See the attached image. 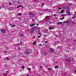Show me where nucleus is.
Segmentation results:
<instances>
[{
  "mask_svg": "<svg viewBox=\"0 0 76 76\" xmlns=\"http://www.w3.org/2000/svg\"><path fill=\"white\" fill-rule=\"evenodd\" d=\"M50 16L46 17L45 18V19H44V20H45L48 23H53L52 22H50Z\"/></svg>",
  "mask_w": 76,
  "mask_h": 76,
  "instance_id": "1",
  "label": "nucleus"
},
{
  "mask_svg": "<svg viewBox=\"0 0 76 76\" xmlns=\"http://www.w3.org/2000/svg\"><path fill=\"white\" fill-rule=\"evenodd\" d=\"M31 53V50L27 49L26 50V54H30Z\"/></svg>",
  "mask_w": 76,
  "mask_h": 76,
  "instance_id": "2",
  "label": "nucleus"
},
{
  "mask_svg": "<svg viewBox=\"0 0 76 76\" xmlns=\"http://www.w3.org/2000/svg\"><path fill=\"white\" fill-rule=\"evenodd\" d=\"M37 28V27H33L31 30V33H32V34H33V33L34 32V29H35L36 28Z\"/></svg>",
  "mask_w": 76,
  "mask_h": 76,
  "instance_id": "3",
  "label": "nucleus"
},
{
  "mask_svg": "<svg viewBox=\"0 0 76 76\" xmlns=\"http://www.w3.org/2000/svg\"><path fill=\"white\" fill-rule=\"evenodd\" d=\"M38 32V34H39V36H38V38H40L41 37V33L39 32H40V31H39Z\"/></svg>",
  "mask_w": 76,
  "mask_h": 76,
  "instance_id": "4",
  "label": "nucleus"
},
{
  "mask_svg": "<svg viewBox=\"0 0 76 76\" xmlns=\"http://www.w3.org/2000/svg\"><path fill=\"white\" fill-rule=\"evenodd\" d=\"M66 13H67L68 15H70V12H69V10H68V11H66Z\"/></svg>",
  "mask_w": 76,
  "mask_h": 76,
  "instance_id": "5",
  "label": "nucleus"
},
{
  "mask_svg": "<svg viewBox=\"0 0 76 76\" xmlns=\"http://www.w3.org/2000/svg\"><path fill=\"white\" fill-rule=\"evenodd\" d=\"M50 52H51V53H53L54 50L51 48H50Z\"/></svg>",
  "mask_w": 76,
  "mask_h": 76,
  "instance_id": "6",
  "label": "nucleus"
},
{
  "mask_svg": "<svg viewBox=\"0 0 76 76\" xmlns=\"http://www.w3.org/2000/svg\"><path fill=\"white\" fill-rule=\"evenodd\" d=\"M76 18V13H75L74 15V17H72V19H73L74 18Z\"/></svg>",
  "mask_w": 76,
  "mask_h": 76,
  "instance_id": "7",
  "label": "nucleus"
},
{
  "mask_svg": "<svg viewBox=\"0 0 76 76\" xmlns=\"http://www.w3.org/2000/svg\"><path fill=\"white\" fill-rule=\"evenodd\" d=\"M5 31H6V30H2L1 32L2 33H4V32H5Z\"/></svg>",
  "mask_w": 76,
  "mask_h": 76,
  "instance_id": "8",
  "label": "nucleus"
},
{
  "mask_svg": "<svg viewBox=\"0 0 76 76\" xmlns=\"http://www.w3.org/2000/svg\"><path fill=\"white\" fill-rule=\"evenodd\" d=\"M65 60L66 61H69V62H71V61H70V60H69V59H66Z\"/></svg>",
  "mask_w": 76,
  "mask_h": 76,
  "instance_id": "9",
  "label": "nucleus"
},
{
  "mask_svg": "<svg viewBox=\"0 0 76 76\" xmlns=\"http://www.w3.org/2000/svg\"><path fill=\"white\" fill-rule=\"evenodd\" d=\"M54 27H49V29L50 30H51V29H54Z\"/></svg>",
  "mask_w": 76,
  "mask_h": 76,
  "instance_id": "10",
  "label": "nucleus"
},
{
  "mask_svg": "<svg viewBox=\"0 0 76 76\" xmlns=\"http://www.w3.org/2000/svg\"><path fill=\"white\" fill-rule=\"evenodd\" d=\"M64 10H62L61 11V12H60V13H64Z\"/></svg>",
  "mask_w": 76,
  "mask_h": 76,
  "instance_id": "11",
  "label": "nucleus"
},
{
  "mask_svg": "<svg viewBox=\"0 0 76 76\" xmlns=\"http://www.w3.org/2000/svg\"><path fill=\"white\" fill-rule=\"evenodd\" d=\"M34 25H35V24H31L30 25V26L32 27V26H34Z\"/></svg>",
  "mask_w": 76,
  "mask_h": 76,
  "instance_id": "12",
  "label": "nucleus"
},
{
  "mask_svg": "<svg viewBox=\"0 0 76 76\" xmlns=\"http://www.w3.org/2000/svg\"><path fill=\"white\" fill-rule=\"evenodd\" d=\"M29 15L30 16H32V14L31 12H30Z\"/></svg>",
  "mask_w": 76,
  "mask_h": 76,
  "instance_id": "13",
  "label": "nucleus"
},
{
  "mask_svg": "<svg viewBox=\"0 0 76 76\" xmlns=\"http://www.w3.org/2000/svg\"><path fill=\"white\" fill-rule=\"evenodd\" d=\"M58 25H59V24H62V22H58L57 23Z\"/></svg>",
  "mask_w": 76,
  "mask_h": 76,
  "instance_id": "14",
  "label": "nucleus"
},
{
  "mask_svg": "<svg viewBox=\"0 0 76 76\" xmlns=\"http://www.w3.org/2000/svg\"><path fill=\"white\" fill-rule=\"evenodd\" d=\"M36 44V42H34L33 43V45H35V44Z\"/></svg>",
  "mask_w": 76,
  "mask_h": 76,
  "instance_id": "15",
  "label": "nucleus"
},
{
  "mask_svg": "<svg viewBox=\"0 0 76 76\" xmlns=\"http://www.w3.org/2000/svg\"><path fill=\"white\" fill-rule=\"evenodd\" d=\"M4 76H7V73H4Z\"/></svg>",
  "mask_w": 76,
  "mask_h": 76,
  "instance_id": "16",
  "label": "nucleus"
},
{
  "mask_svg": "<svg viewBox=\"0 0 76 76\" xmlns=\"http://www.w3.org/2000/svg\"><path fill=\"white\" fill-rule=\"evenodd\" d=\"M72 5H73V4H69V6H72Z\"/></svg>",
  "mask_w": 76,
  "mask_h": 76,
  "instance_id": "17",
  "label": "nucleus"
},
{
  "mask_svg": "<svg viewBox=\"0 0 76 76\" xmlns=\"http://www.w3.org/2000/svg\"><path fill=\"white\" fill-rule=\"evenodd\" d=\"M11 27H14V26H15V25H11Z\"/></svg>",
  "mask_w": 76,
  "mask_h": 76,
  "instance_id": "18",
  "label": "nucleus"
},
{
  "mask_svg": "<svg viewBox=\"0 0 76 76\" xmlns=\"http://www.w3.org/2000/svg\"><path fill=\"white\" fill-rule=\"evenodd\" d=\"M21 15V13H19L18 15V16H20V15Z\"/></svg>",
  "mask_w": 76,
  "mask_h": 76,
  "instance_id": "19",
  "label": "nucleus"
},
{
  "mask_svg": "<svg viewBox=\"0 0 76 76\" xmlns=\"http://www.w3.org/2000/svg\"><path fill=\"white\" fill-rule=\"evenodd\" d=\"M44 3H42V6H44Z\"/></svg>",
  "mask_w": 76,
  "mask_h": 76,
  "instance_id": "20",
  "label": "nucleus"
},
{
  "mask_svg": "<svg viewBox=\"0 0 76 76\" xmlns=\"http://www.w3.org/2000/svg\"><path fill=\"white\" fill-rule=\"evenodd\" d=\"M28 70L29 71H31V69H30V68H28Z\"/></svg>",
  "mask_w": 76,
  "mask_h": 76,
  "instance_id": "21",
  "label": "nucleus"
},
{
  "mask_svg": "<svg viewBox=\"0 0 76 76\" xmlns=\"http://www.w3.org/2000/svg\"><path fill=\"white\" fill-rule=\"evenodd\" d=\"M48 69L49 70H51V69L50 68H48Z\"/></svg>",
  "mask_w": 76,
  "mask_h": 76,
  "instance_id": "22",
  "label": "nucleus"
},
{
  "mask_svg": "<svg viewBox=\"0 0 76 76\" xmlns=\"http://www.w3.org/2000/svg\"><path fill=\"white\" fill-rule=\"evenodd\" d=\"M64 18V17H63L62 18H61V20H63V19Z\"/></svg>",
  "mask_w": 76,
  "mask_h": 76,
  "instance_id": "23",
  "label": "nucleus"
},
{
  "mask_svg": "<svg viewBox=\"0 0 76 76\" xmlns=\"http://www.w3.org/2000/svg\"><path fill=\"white\" fill-rule=\"evenodd\" d=\"M21 5H20L19 6H18L17 8H19V7H21Z\"/></svg>",
  "mask_w": 76,
  "mask_h": 76,
  "instance_id": "24",
  "label": "nucleus"
},
{
  "mask_svg": "<svg viewBox=\"0 0 76 76\" xmlns=\"http://www.w3.org/2000/svg\"><path fill=\"white\" fill-rule=\"evenodd\" d=\"M32 38H33V39H35V36H33Z\"/></svg>",
  "mask_w": 76,
  "mask_h": 76,
  "instance_id": "25",
  "label": "nucleus"
},
{
  "mask_svg": "<svg viewBox=\"0 0 76 76\" xmlns=\"http://www.w3.org/2000/svg\"><path fill=\"white\" fill-rule=\"evenodd\" d=\"M9 58H7L6 60H9Z\"/></svg>",
  "mask_w": 76,
  "mask_h": 76,
  "instance_id": "26",
  "label": "nucleus"
},
{
  "mask_svg": "<svg viewBox=\"0 0 76 76\" xmlns=\"http://www.w3.org/2000/svg\"><path fill=\"white\" fill-rule=\"evenodd\" d=\"M22 69H24V68H25V66H22Z\"/></svg>",
  "mask_w": 76,
  "mask_h": 76,
  "instance_id": "27",
  "label": "nucleus"
},
{
  "mask_svg": "<svg viewBox=\"0 0 76 76\" xmlns=\"http://www.w3.org/2000/svg\"><path fill=\"white\" fill-rule=\"evenodd\" d=\"M20 35H21V37H23V34H21Z\"/></svg>",
  "mask_w": 76,
  "mask_h": 76,
  "instance_id": "28",
  "label": "nucleus"
},
{
  "mask_svg": "<svg viewBox=\"0 0 76 76\" xmlns=\"http://www.w3.org/2000/svg\"><path fill=\"white\" fill-rule=\"evenodd\" d=\"M58 9H59V10H61V8H58Z\"/></svg>",
  "mask_w": 76,
  "mask_h": 76,
  "instance_id": "29",
  "label": "nucleus"
},
{
  "mask_svg": "<svg viewBox=\"0 0 76 76\" xmlns=\"http://www.w3.org/2000/svg\"><path fill=\"white\" fill-rule=\"evenodd\" d=\"M58 67V66H55V69H57Z\"/></svg>",
  "mask_w": 76,
  "mask_h": 76,
  "instance_id": "30",
  "label": "nucleus"
},
{
  "mask_svg": "<svg viewBox=\"0 0 76 76\" xmlns=\"http://www.w3.org/2000/svg\"><path fill=\"white\" fill-rule=\"evenodd\" d=\"M38 22H41V21H39L38 20H37Z\"/></svg>",
  "mask_w": 76,
  "mask_h": 76,
  "instance_id": "31",
  "label": "nucleus"
},
{
  "mask_svg": "<svg viewBox=\"0 0 76 76\" xmlns=\"http://www.w3.org/2000/svg\"><path fill=\"white\" fill-rule=\"evenodd\" d=\"M6 73H9V71H7Z\"/></svg>",
  "mask_w": 76,
  "mask_h": 76,
  "instance_id": "32",
  "label": "nucleus"
},
{
  "mask_svg": "<svg viewBox=\"0 0 76 76\" xmlns=\"http://www.w3.org/2000/svg\"><path fill=\"white\" fill-rule=\"evenodd\" d=\"M54 16H55V17H56V14H54Z\"/></svg>",
  "mask_w": 76,
  "mask_h": 76,
  "instance_id": "33",
  "label": "nucleus"
},
{
  "mask_svg": "<svg viewBox=\"0 0 76 76\" xmlns=\"http://www.w3.org/2000/svg\"><path fill=\"white\" fill-rule=\"evenodd\" d=\"M34 21V19H33V20H32L33 22Z\"/></svg>",
  "mask_w": 76,
  "mask_h": 76,
  "instance_id": "34",
  "label": "nucleus"
},
{
  "mask_svg": "<svg viewBox=\"0 0 76 76\" xmlns=\"http://www.w3.org/2000/svg\"><path fill=\"white\" fill-rule=\"evenodd\" d=\"M68 23V21H66V22H65V23Z\"/></svg>",
  "mask_w": 76,
  "mask_h": 76,
  "instance_id": "35",
  "label": "nucleus"
},
{
  "mask_svg": "<svg viewBox=\"0 0 76 76\" xmlns=\"http://www.w3.org/2000/svg\"><path fill=\"white\" fill-rule=\"evenodd\" d=\"M10 5L11 4H12V3H10Z\"/></svg>",
  "mask_w": 76,
  "mask_h": 76,
  "instance_id": "36",
  "label": "nucleus"
},
{
  "mask_svg": "<svg viewBox=\"0 0 76 76\" xmlns=\"http://www.w3.org/2000/svg\"><path fill=\"white\" fill-rule=\"evenodd\" d=\"M40 68H41V69H42V66H40Z\"/></svg>",
  "mask_w": 76,
  "mask_h": 76,
  "instance_id": "37",
  "label": "nucleus"
},
{
  "mask_svg": "<svg viewBox=\"0 0 76 76\" xmlns=\"http://www.w3.org/2000/svg\"><path fill=\"white\" fill-rule=\"evenodd\" d=\"M62 16H64V15H61Z\"/></svg>",
  "mask_w": 76,
  "mask_h": 76,
  "instance_id": "38",
  "label": "nucleus"
},
{
  "mask_svg": "<svg viewBox=\"0 0 76 76\" xmlns=\"http://www.w3.org/2000/svg\"><path fill=\"white\" fill-rule=\"evenodd\" d=\"M47 42H47V41H46V42H45V43H47Z\"/></svg>",
  "mask_w": 76,
  "mask_h": 76,
  "instance_id": "39",
  "label": "nucleus"
},
{
  "mask_svg": "<svg viewBox=\"0 0 76 76\" xmlns=\"http://www.w3.org/2000/svg\"><path fill=\"white\" fill-rule=\"evenodd\" d=\"M38 25H39L38 24H37V26H38Z\"/></svg>",
  "mask_w": 76,
  "mask_h": 76,
  "instance_id": "40",
  "label": "nucleus"
},
{
  "mask_svg": "<svg viewBox=\"0 0 76 76\" xmlns=\"http://www.w3.org/2000/svg\"><path fill=\"white\" fill-rule=\"evenodd\" d=\"M4 52V53H7V52H6V51H5Z\"/></svg>",
  "mask_w": 76,
  "mask_h": 76,
  "instance_id": "41",
  "label": "nucleus"
},
{
  "mask_svg": "<svg viewBox=\"0 0 76 76\" xmlns=\"http://www.w3.org/2000/svg\"><path fill=\"white\" fill-rule=\"evenodd\" d=\"M75 73H76V70L75 71Z\"/></svg>",
  "mask_w": 76,
  "mask_h": 76,
  "instance_id": "42",
  "label": "nucleus"
},
{
  "mask_svg": "<svg viewBox=\"0 0 76 76\" xmlns=\"http://www.w3.org/2000/svg\"><path fill=\"white\" fill-rule=\"evenodd\" d=\"M26 76H29V75H27Z\"/></svg>",
  "mask_w": 76,
  "mask_h": 76,
  "instance_id": "43",
  "label": "nucleus"
},
{
  "mask_svg": "<svg viewBox=\"0 0 76 76\" xmlns=\"http://www.w3.org/2000/svg\"><path fill=\"white\" fill-rule=\"evenodd\" d=\"M11 9H12V8H10V10H11Z\"/></svg>",
  "mask_w": 76,
  "mask_h": 76,
  "instance_id": "44",
  "label": "nucleus"
},
{
  "mask_svg": "<svg viewBox=\"0 0 76 76\" xmlns=\"http://www.w3.org/2000/svg\"><path fill=\"white\" fill-rule=\"evenodd\" d=\"M20 44H22V42H20Z\"/></svg>",
  "mask_w": 76,
  "mask_h": 76,
  "instance_id": "45",
  "label": "nucleus"
},
{
  "mask_svg": "<svg viewBox=\"0 0 76 76\" xmlns=\"http://www.w3.org/2000/svg\"><path fill=\"white\" fill-rule=\"evenodd\" d=\"M5 67H6V65H5Z\"/></svg>",
  "mask_w": 76,
  "mask_h": 76,
  "instance_id": "46",
  "label": "nucleus"
},
{
  "mask_svg": "<svg viewBox=\"0 0 76 76\" xmlns=\"http://www.w3.org/2000/svg\"><path fill=\"white\" fill-rule=\"evenodd\" d=\"M49 12H50V10L49 11Z\"/></svg>",
  "mask_w": 76,
  "mask_h": 76,
  "instance_id": "47",
  "label": "nucleus"
},
{
  "mask_svg": "<svg viewBox=\"0 0 76 76\" xmlns=\"http://www.w3.org/2000/svg\"><path fill=\"white\" fill-rule=\"evenodd\" d=\"M46 11H47V9H46Z\"/></svg>",
  "mask_w": 76,
  "mask_h": 76,
  "instance_id": "48",
  "label": "nucleus"
},
{
  "mask_svg": "<svg viewBox=\"0 0 76 76\" xmlns=\"http://www.w3.org/2000/svg\"><path fill=\"white\" fill-rule=\"evenodd\" d=\"M38 29H40V28H39Z\"/></svg>",
  "mask_w": 76,
  "mask_h": 76,
  "instance_id": "49",
  "label": "nucleus"
},
{
  "mask_svg": "<svg viewBox=\"0 0 76 76\" xmlns=\"http://www.w3.org/2000/svg\"><path fill=\"white\" fill-rule=\"evenodd\" d=\"M42 14H43L42 13V14H41L40 15H42Z\"/></svg>",
  "mask_w": 76,
  "mask_h": 76,
  "instance_id": "50",
  "label": "nucleus"
},
{
  "mask_svg": "<svg viewBox=\"0 0 76 76\" xmlns=\"http://www.w3.org/2000/svg\"><path fill=\"white\" fill-rule=\"evenodd\" d=\"M45 64H44V65H45Z\"/></svg>",
  "mask_w": 76,
  "mask_h": 76,
  "instance_id": "51",
  "label": "nucleus"
},
{
  "mask_svg": "<svg viewBox=\"0 0 76 76\" xmlns=\"http://www.w3.org/2000/svg\"><path fill=\"white\" fill-rule=\"evenodd\" d=\"M27 20H29V19H28Z\"/></svg>",
  "mask_w": 76,
  "mask_h": 76,
  "instance_id": "52",
  "label": "nucleus"
},
{
  "mask_svg": "<svg viewBox=\"0 0 76 76\" xmlns=\"http://www.w3.org/2000/svg\"><path fill=\"white\" fill-rule=\"evenodd\" d=\"M44 35V36H46V35Z\"/></svg>",
  "mask_w": 76,
  "mask_h": 76,
  "instance_id": "53",
  "label": "nucleus"
},
{
  "mask_svg": "<svg viewBox=\"0 0 76 76\" xmlns=\"http://www.w3.org/2000/svg\"><path fill=\"white\" fill-rule=\"evenodd\" d=\"M38 52H37V54H38Z\"/></svg>",
  "mask_w": 76,
  "mask_h": 76,
  "instance_id": "54",
  "label": "nucleus"
},
{
  "mask_svg": "<svg viewBox=\"0 0 76 76\" xmlns=\"http://www.w3.org/2000/svg\"><path fill=\"white\" fill-rule=\"evenodd\" d=\"M2 7H4V6H3Z\"/></svg>",
  "mask_w": 76,
  "mask_h": 76,
  "instance_id": "55",
  "label": "nucleus"
},
{
  "mask_svg": "<svg viewBox=\"0 0 76 76\" xmlns=\"http://www.w3.org/2000/svg\"><path fill=\"white\" fill-rule=\"evenodd\" d=\"M1 8V7H0V9Z\"/></svg>",
  "mask_w": 76,
  "mask_h": 76,
  "instance_id": "56",
  "label": "nucleus"
},
{
  "mask_svg": "<svg viewBox=\"0 0 76 76\" xmlns=\"http://www.w3.org/2000/svg\"><path fill=\"white\" fill-rule=\"evenodd\" d=\"M42 42L43 41H42Z\"/></svg>",
  "mask_w": 76,
  "mask_h": 76,
  "instance_id": "57",
  "label": "nucleus"
},
{
  "mask_svg": "<svg viewBox=\"0 0 76 76\" xmlns=\"http://www.w3.org/2000/svg\"><path fill=\"white\" fill-rule=\"evenodd\" d=\"M0 76H1L0 75Z\"/></svg>",
  "mask_w": 76,
  "mask_h": 76,
  "instance_id": "58",
  "label": "nucleus"
}]
</instances>
